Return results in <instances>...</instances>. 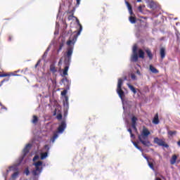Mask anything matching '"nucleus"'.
<instances>
[{"label": "nucleus", "mask_w": 180, "mask_h": 180, "mask_svg": "<svg viewBox=\"0 0 180 180\" xmlns=\"http://www.w3.org/2000/svg\"><path fill=\"white\" fill-rule=\"evenodd\" d=\"M73 53L74 46H68L66 52L64 54V64L65 66L63 72V76L68 75V70L70 69Z\"/></svg>", "instance_id": "obj_1"}, {"label": "nucleus", "mask_w": 180, "mask_h": 180, "mask_svg": "<svg viewBox=\"0 0 180 180\" xmlns=\"http://www.w3.org/2000/svg\"><path fill=\"white\" fill-rule=\"evenodd\" d=\"M148 136H150V131L148 129L144 128L142 131L141 135H139L138 139L141 143L146 147H151L153 144L148 140Z\"/></svg>", "instance_id": "obj_2"}, {"label": "nucleus", "mask_w": 180, "mask_h": 180, "mask_svg": "<svg viewBox=\"0 0 180 180\" xmlns=\"http://www.w3.org/2000/svg\"><path fill=\"white\" fill-rule=\"evenodd\" d=\"M33 165L35 166V168L32 171L31 174H32L33 179L37 180L39 179L41 172H43V162L38 161L33 163Z\"/></svg>", "instance_id": "obj_3"}, {"label": "nucleus", "mask_w": 180, "mask_h": 180, "mask_svg": "<svg viewBox=\"0 0 180 180\" xmlns=\"http://www.w3.org/2000/svg\"><path fill=\"white\" fill-rule=\"evenodd\" d=\"M75 19L78 26L79 27V30L77 32V34L70 36V39L67 41L68 46H73L74 47V45L75 44V43H77L78 36H79V34H81V32H82V25H81V23H79V20H78L77 17L75 18Z\"/></svg>", "instance_id": "obj_4"}, {"label": "nucleus", "mask_w": 180, "mask_h": 180, "mask_svg": "<svg viewBox=\"0 0 180 180\" xmlns=\"http://www.w3.org/2000/svg\"><path fill=\"white\" fill-rule=\"evenodd\" d=\"M67 129V122L65 120H63L59 123V126L58 127V131L54 132L53 137L51 139L52 143H54L57 139H58V134H63L64 131Z\"/></svg>", "instance_id": "obj_5"}, {"label": "nucleus", "mask_w": 180, "mask_h": 180, "mask_svg": "<svg viewBox=\"0 0 180 180\" xmlns=\"http://www.w3.org/2000/svg\"><path fill=\"white\" fill-rule=\"evenodd\" d=\"M123 85V79L120 78L118 79V83L117 86V94H118L119 97L120 98L122 104L124 103V98H126V94L124 91L122 89V86Z\"/></svg>", "instance_id": "obj_6"}, {"label": "nucleus", "mask_w": 180, "mask_h": 180, "mask_svg": "<svg viewBox=\"0 0 180 180\" xmlns=\"http://www.w3.org/2000/svg\"><path fill=\"white\" fill-rule=\"evenodd\" d=\"M30 148H32V143H28L25 146V147L22 150V156L20 158L18 165H20V164H22V161H23V158H25V157H26V155L29 153V150H30Z\"/></svg>", "instance_id": "obj_7"}, {"label": "nucleus", "mask_w": 180, "mask_h": 180, "mask_svg": "<svg viewBox=\"0 0 180 180\" xmlns=\"http://www.w3.org/2000/svg\"><path fill=\"white\" fill-rule=\"evenodd\" d=\"M131 61L132 63H137L139 61V55L137 54V45L134 44L132 49V55L131 56Z\"/></svg>", "instance_id": "obj_8"}, {"label": "nucleus", "mask_w": 180, "mask_h": 180, "mask_svg": "<svg viewBox=\"0 0 180 180\" xmlns=\"http://www.w3.org/2000/svg\"><path fill=\"white\" fill-rule=\"evenodd\" d=\"M62 96H65V101H63V106L66 110L70 109V104L68 103V96L67 95V90H64L61 92Z\"/></svg>", "instance_id": "obj_9"}, {"label": "nucleus", "mask_w": 180, "mask_h": 180, "mask_svg": "<svg viewBox=\"0 0 180 180\" xmlns=\"http://www.w3.org/2000/svg\"><path fill=\"white\" fill-rule=\"evenodd\" d=\"M154 143L155 144H158V146H160V147H165V148H168V147H169L167 143H165L162 139H160L158 137L154 139Z\"/></svg>", "instance_id": "obj_10"}, {"label": "nucleus", "mask_w": 180, "mask_h": 180, "mask_svg": "<svg viewBox=\"0 0 180 180\" xmlns=\"http://www.w3.org/2000/svg\"><path fill=\"white\" fill-rule=\"evenodd\" d=\"M44 150L46 151L41 154V160H46L49 155V151L50 150V146L49 145L44 146Z\"/></svg>", "instance_id": "obj_11"}, {"label": "nucleus", "mask_w": 180, "mask_h": 180, "mask_svg": "<svg viewBox=\"0 0 180 180\" xmlns=\"http://www.w3.org/2000/svg\"><path fill=\"white\" fill-rule=\"evenodd\" d=\"M49 70H50L51 72H52V74H56V72H58V70L56 67V62H53V63H51L50 65Z\"/></svg>", "instance_id": "obj_12"}, {"label": "nucleus", "mask_w": 180, "mask_h": 180, "mask_svg": "<svg viewBox=\"0 0 180 180\" xmlns=\"http://www.w3.org/2000/svg\"><path fill=\"white\" fill-rule=\"evenodd\" d=\"M128 88H129L130 91L133 92L134 95L137 94L138 96H140V93H137V89L133 86V85L130 84L129 83L127 84Z\"/></svg>", "instance_id": "obj_13"}, {"label": "nucleus", "mask_w": 180, "mask_h": 180, "mask_svg": "<svg viewBox=\"0 0 180 180\" xmlns=\"http://www.w3.org/2000/svg\"><path fill=\"white\" fill-rule=\"evenodd\" d=\"M125 5L127 6V7L129 10V14L133 15V10L131 8V5H130V3H129V1H127V0H125Z\"/></svg>", "instance_id": "obj_14"}, {"label": "nucleus", "mask_w": 180, "mask_h": 180, "mask_svg": "<svg viewBox=\"0 0 180 180\" xmlns=\"http://www.w3.org/2000/svg\"><path fill=\"white\" fill-rule=\"evenodd\" d=\"M160 55L161 60H163L165 58V48H160Z\"/></svg>", "instance_id": "obj_15"}, {"label": "nucleus", "mask_w": 180, "mask_h": 180, "mask_svg": "<svg viewBox=\"0 0 180 180\" xmlns=\"http://www.w3.org/2000/svg\"><path fill=\"white\" fill-rule=\"evenodd\" d=\"M148 8H150V9H155L157 4L153 1H148Z\"/></svg>", "instance_id": "obj_16"}, {"label": "nucleus", "mask_w": 180, "mask_h": 180, "mask_svg": "<svg viewBox=\"0 0 180 180\" xmlns=\"http://www.w3.org/2000/svg\"><path fill=\"white\" fill-rule=\"evenodd\" d=\"M158 123H160V120L158 119V114H155V115L153 120V124H158Z\"/></svg>", "instance_id": "obj_17"}, {"label": "nucleus", "mask_w": 180, "mask_h": 180, "mask_svg": "<svg viewBox=\"0 0 180 180\" xmlns=\"http://www.w3.org/2000/svg\"><path fill=\"white\" fill-rule=\"evenodd\" d=\"M146 53L149 60H153V53H151V51L150 49H146Z\"/></svg>", "instance_id": "obj_18"}, {"label": "nucleus", "mask_w": 180, "mask_h": 180, "mask_svg": "<svg viewBox=\"0 0 180 180\" xmlns=\"http://www.w3.org/2000/svg\"><path fill=\"white\" fill-rule=\"evenodd\" d=\"M176 155H174L172 157V158L170 159V164H172V165H174V164L176 162Z\"/></svg>", "instance_id": "obj_19"}, {"label": "nucleus", "mask_w": 180, "mask_h": 180, "mask_svg": "<svg viewBox=\"0 0 180 180\" xmlns=\"http://www.w3.org/2000/svg\"><path fill=\"white\" fill-rule=\"evenodd\" d=\"M50 48L51 46H49L44 52V55L42 56V60H46V57H47V54H49V51H50Z\"/></svg>", "instance_id": "obj_20"}, {"label": "nucleus", "mask_w": 180, "mask_h": 180, "mask_svg": "<svg viewBox=\"0 0 180 180\" xmlns=\"http://www.w3.org/2000/svg\"><path fill=\"white\" fill-rule=\"evenodd\" d=\"M132 144L134 146V147H136V148H137V150H139V151H141V153H143V148H141V147L139 146V145L137 144V143H136L135 141H131Z\"/></svg>", "instance_id": "obj_21"}, {"label": "nucleus", "mask_w": 180, "mask_h": 180, "mask_svg": "<svg viewBox=\"0 0 180 180\" xmlns=\"http://www.w3.org/2000/svg\"><path fill=\"white\" fill-rule=\"evenodd\" d=\"M150 70L153 74H158V70L153 65H150Z\"/></svg>", "instance_id": "obj_22"}, {"label": "nucleus", "mask_w": 180, "mask_h": 180, "mask_svg": "<svg viewBox=\"0 0 180 180\" xmlns=\"http://www.w3.org/2000/svg\"><path fill=\"white\" fill-rule=\"evenodd\" d=\"M139 58H144V51H143V49L139 50Z\"/></svg>", "instance_id": "obj_23"}, {"label": "nucleus", "mask_w": 180, "mask_h": 180, "mask_svg": "<svg viewBox=\"0 0 180 180\" xmlns=\"http://www.w3.org/2000/svg\"><path fill=\"white\" fill-rule=\"evenodd\" d=\"M19 176V172H14L12 175H11V178L12 179H16V178H18Z\"/></svg>", "instance_id": "obj_24"}, {"label": "nucleus", "mask_w": 180, "mask_h": 180, "mask_svg": "<svg viewBox=\"0 0 180 180\" xmlns=\"http://www.w3.org/2000/svg\"><path fill=\"white\" fill-rule=\"evenodd\" d=\"M63 47H64V43H60L57 50V54H58L61 51V50H63Z\"/></svg>", "instance_id": "obj_25"}, {"label": "nucleus", "mask_w": 180, "mask_h": 180, "mask_svg": "<svg viewBox=\"0 0 180 180\" xmlns=\"http://www.w3.org/2000/svg\"><path fill=\"white\" fill-rule=\"evenodd\" d=\"M37 122H39V118H37V116L34 115V116H33V120H32V122L34 124H36V123H37Z\"/></svg>", "instance_id": "obj_26"}, {"label": "nucleus", "mask_w": 180, "mask_h": 180, "mask_svg": "<svg viewBox=\"0 0 180 180\" xmlns=\"http://www.w3.org/2000/svg\"><path fill=\"white\" fill-rule=\"evenodd\" d=\"M167 134L172 137V136H175V134H176V131H168Z\"/></svg>", "instance_id": "obj_27"}, {"label": "nucleus", "mask_w": 180, "mask_h": 180, "mask_svg": "<svg viewBox=\"0 0 180 180\" xmlns=\"http://www.w3.org/2000/svg\"><path fill=\"white\" fill-rule=\"evenodd\" d=\"M137 117H136L135 116H133L131 117V122H132V124H137Z\"/></svg>", "instance_id": "obj_28"}, {"label": "nucleus", "mask_w": 180, "mask_h": 180, "mask_svg": "<svg viewBox=\"0 0 180 180\" xmlns=\"http://www.w3.org/2000/svg\"><path fill=\"white\" fill-rule=\"evenodd\" d=\"M12 169H15V167L13 166H11L9 167V169H7L6 170V175H8V173L9 172V171H12ZM6 175H4V178H5V180H6Z\"/></svg>", "instance_id": "obj_29"}, {"label": "nucleus", "mask_w": 180, "mask_h": 180, "mask_svg": "<svg viewBox=\"0 0 180 180\" xmlns=\"http://www.w3.org/2000/svg\"><path fill=\"white\" fill-rule=\"evenodd\" d=\"M129 22L132 24L136 23V18L133 16L129 17Z\"/></svg>", "instance_id": "obj_30"}, {"label": "nucleus", "mask_w": 180, "mask_h": 180, "mask_svg": "<svg viewBox=\"0 0 180 180\" xmlns=\"http://www.w3.org/2000/svg\"><path fill=\"white\" fill-rule=\"evenodd\" d=\"M148 165L150 167V169H153V171L155 170L154 169V165L152 162H150V161H148Z\"/></svg>", "instance_id": "obj_31"}, {"label": "nucleus", "mask_w": 180, "mask_h": 180, "mask_svg": "<svg viewBox=\"0 0 180 180\" xmlns=\"http://www.w3.org/2000/svg\"><path fill=\"white\" fill-rule=\"evenodd\" d=\"M24 173L25 174V175H27V176H28V175H30V171L29 170V168H26Z\"/></svg>", "instance_id": "obj_32"}, {"label": "nucleus", "mask_w": 180, "mask_h": 180, "mask_svg": "<svg viewBox=\"0 0 180 180\" xmlns=\"http://www.w3.org/2000/svg\"><path fill=\"white\" fill-rule=\"evenodd\" d=\"M131 78L132 81H136L137 79V77H136V75H134V74L131 75Z\"/></svg>", "instance_id": "obj_33"}, {"label": "nucleus", "mask_w": 180, "mask_h": 180, "mask_svg": "<svg viewBox=\"0 0 180 180\" xmlns=\"http://www.w3.org/2000/svg\"><path fill=\"white\" fill-rule=\"evenodd\" d=\"M75 18V16H74V14H72V15H69L68 17V20H72V18Z\"/></svg>", "instance_id": "obj_34"}, {"label": "nucleus", "mask_w": 180, "mask_h": 180, "mask_svg": "<svg viewBox=\"0 0 180 180\" xmlns=\"http://www.w3.org/2000/svg\"><path fill=\"white\" fill-rule=\"evenodd\" d=\"M39 158H40V157L39 155H35L32 161H37V160H39Z\"/></svg>", "instance_id": "obj_35"}, {"label": "nucleus", "mask_w": 180, "mask_h": 180, "mask_svg": "<svg viewBox=\"0 0 180 180\" xmlns=\"http://www.w3.org/2000/svg\"><path fill=\"white\" fill-rule=\"evenodd\" d=\"M63 119V115L61 114H59L57 115V120H61Z\"/></svg>", "instance_id": "obj_36"}, {"label": "nucleus", "mask_w": 180, "mask_h": 180, "mask_svg": "<svg viewBox=\"0 0 180 180\" xmlns=\"http://www.w3.org/2000/svg\"><path fill=\"white\" fill-rule=\"evenodd\" d=\"M136 124H131V127L134 129V130H135V131H137V128L136 127Z\"/></svg>", "instance_id": "obj_37"}, {"label": "nucleus", "mask_w": 180, "mask_h": 180, "mask_svg": "<svg viewBox=\"0 0 180 180\" xmlns=\"http://www.w3.org/2000/svg\"><path fill=\"white\" fill-rule=\"evenodd\" d=\"M61 64H63V59L59 60V62L58 63V67H60V65H61Z\"/></svg>", "instance_id": "obj_38"}, {"label": "nucleus", "mask_w": 180, "mask_h": 180, "mask_svg": "<svg viewBox=\"0 0 180 180\" xmlns=\"http://www.w3.org/2000/svg\"><path fill=\"white\" fill-rule=\"evenodd\" d=\"M64 110H65L64 115H65V116H67L68 110L65 109V108L64 107Z\"/></svg>", "instance_id": "obj_39"}, {"label": "nucleus", "mask_w": 180, "mask_h": 180, "mask_svg": "<svg viewBox=\"0 0 180 180\" xmlns=\"http://www.w3.org/2000/svg\"><path fill=\"white\" fill-rule=\"evenodd\" d=\"M4 77H8V75H6V74L0 75L1 78Z\"/></svg>", "instance_id": "obj_40"}, {"label": "nucleus", "mask_w": 180, "mask_h": 180, "mask_svg": "<svg viewBox=\"0 0 180 180\" xmlns=\"http://www.w3.org/2000/svg\"><path fill=\"white\" fill-rule=\"evenodd\" d=\"M142 8H143V7H142L141 6H139L138 9H139V12H142V10H141Z\"/></svg>", "instance_id": "obj_41"}, {"label": "nucleus", "mask_w": 180, "mask_h": 180, "mask_svg": "<svg viewBox=\"0 0 180 180\" xmlns=\"http://www.w3.org/2000/svg\"><path fill=\"white\" fill-rule=\"evenodd\" d=\"M127 131H129V133L130 134H131V133H133L132 131H131V129H130V128H129V129H127Z\"/></svg>", "instance_id": "obj_42"}, {"label": "nucleus", "mask_w": 180, "mask_h": 180, "mask_svg": "<svg viewBox=\"0 0 180 180\" xmlns=\"http://www.w3.org/2000/svg\"><path fill=\"white\" fill-rule=\"evenodd\" d=\"M136 74L138 75H141V72H140V70H136Z\"/></svg>", "instance_id": "obj_43"}, {"label": "nucleus", "mask_w": 180, "mask_h": 180, "mask_svg": "<svg viewBox=\"0 0 180 180\" xmlns=\"http://www.w3.org/2000/svg\"><path fill=\"white\" fill-rule=\"evenodd\" d=\"M143 158H145V160H146L148 161H148H149L148 160V157H147V156L143 155Z\"/></svg>", "instance_id": "obj_44"}, {"label": "nucleus", "mask_w": 180, "mask_h": 180, "mask_svg": "<svg viewBox=\"0 0 180 180\" xmlns=\"http://www.w3.org/2000/svg\"><path fill=\"white\" fill-rule=\"evenodd\" d=\"M130 136H131V139H134L135 138L134 134H133V133L130 134Z\"/></svg>", "instance_id": "obj_45"}, {"label": "nucleus", "mask_w": 180, "mask_h": 180, "mask_svg": "<svg viewBox=\"0 0 180 180\" xmlns=\"http://www.w3.org/2000/svg\"><path fill=\"white\" fill-rule=\"evenodd\" d=\"M0 105H1V109H6V107H4V105H2V104L0 103Z\"/></svg>", "instance_id": "obj_46"}, {"label": "nucleus", "mask_w": 180, "mask_h": 180, "mask_svg": "<svg viewBox=\"0 0 180 180\" xmlns=\"http://www.w3.org/2000/svg\"><path fill=\"white\" fill-rule=\"evenodd\" d=\"M4 82H5V79H4V80H2V81L1 82L0 86H2V84H4Z\"/></svg>", "instance_id": "obj_47"}, {"label": "nucleus", "mask_w": 180, "mask_h": 180, "mask_svg": "<svg viewBox=\"0 0 180 180\" xmlns=\"http://www.w3.org/2000/svg\"><path fill=\"white\" fill-rule=\"evenodd\" d=\"M40 63H41V60L39 59V60L37 61V64H40Z\"/></svg>", "instance_id": "obj_48"}, {"label": "nucleus", "mask_w": 180, "mask_h": 180, "mask_svg": "<svg viewBox=\"0 0 180 180\" xmlns=\"http://www.w3.org/2000/svg\"><path fill=\"white\" fill-rule=\"evenodd\" d=\"M80 2H81V1H77V4L79 5Z\"/></svg>", "instance_id": "obj_49"}, {"label": "nucleus", "mask_w": 180, "mask_h": 180, "mask_svg": "<svg viewBox=\"0 0 180 180\" xmlns=\"http://www.w3.org/2000/svg\"><path fill=\"white\" fill-rule=\"evenodd\" d=\"M54 34H58V31H55Z\"/></svg>", "instance_id": "obj_50"}, {"label": "nucleus", "mask_w": 180, "mask_h": 180, "mask_svg": "<svg viewBox=\"0 0 180 180\" xmlns=\"http://www.w3.org/2000/svg\"><path fill=\"white\" fill-rule=\"evenodd\" d=\"M125 123H127V124H129V121L127 120H125Z\"/></svg>", "instance_id": "obj_51"}, {"label": "nucleus", "mask_w": 180, "mask_h": 180, "mask_svg": "<svg viewBox=\"0 0 180 180\" xmlns=\"http://www.w3.org/2000/svg\"><path fill=\"white\" fill-rule=\"evenodd\" d=\"M11 39H12V38L11 37H9L8 40L11 41Z\"/></svg>", "instance_id": "obj_52"}, {"label": "nucleus", "mask_w": 180, "mask_h": 180, "mask_svg": "<svg viewBox=\"0 0 180 180\" xmlns=\"http://www.w3.org/2000/svg\"><path fill=\"white\" fill-rule=\"evenodd\" d=\"M37 65H39V63H37V64L35 65V68H37Z\"/></svg>", "instance_id": "obj_53"}, {"label": "nucleus", "mask_w": 180, "mask_h": 180, "mask_svg": "<svg viewBox=\"0 0 180 180\" xmlns=\"http://www.w3.org/2000/svg\"><path fill=\"white\" fill-rule=\"evenodd\" d=\"M15 75L16 77H20V75Z\"/></svg>", "instance_id": "obj_54"}, {"label": "nucleus", "mask_w": 180, "mask_h": 180, "mask_svg": "<svg viewBox=\"0 0 180 180\" xmlns=\"http://www.w3.org/2000/svg\"><path fill=\"white\" fill-rule=\"evenodd\" d=\"M155 180H161V179L157 177Z\"/></svg>", "instance_id": "obj_55"}, {"label": "nucleus", "mask_w": 180, "mask_h": 180, "mask_svg": "<svg viewBox=\"0 0 180 180\" xmlns=\"http://www.w3.org/2000/svg\"><path fill=\"white\" fill-rule=\"evenodd\" d=\"M137 2H141V0H136Z\"/></svg>", "instance_id": "obj_56"}, {"label": "nucleus", "mask_w": 180, "mask_h": 180, "mask_svg": "<svg viewBox=\"0 0 180 180\" xmlns=\"http://www.w3.org/2000/svg\"><path fill=\"white\" fill-rule=\"evenodd\" d=\"M72 12H75V8H74V9L72 10Z\"/></svg>", "instance_id": "obj_57"}, {"label": "nucleus", "mask_w": 180, "mask_h": 180, "mask_svg": "<svg viewBox=\"0 0 180 180\" xmlns=\"http://www.w3.org/2000/svg\"><path fill=\"white\" fill-rule=\"evenodd\" d=\"M124 79H127V77H124Z\"/></svg>", "instance_id": "obj_58"}, {"label": "nucleus", "mask_w": 180, "mask_h": 180, "mask_svg": "<svg viewBox=\"0 0 180 180\" xmlns=\"http://www.w3.org/2000/svg\"><path fill=\"white\" fill-rule=\"evenodd\" d=\"M146 2H148V0H146Z\"/></svg>", "instance_id": "obj_59"}, {"label": "nucleus", "mask_w": 180, "mask_h": 180, "mask_svg": "<svg viewBox=\"0 0 180 180\" xmlns=\"http://www.w3.org/2000/svg\"><path fill=\"white\" fill-rule=\"evenodd\" d=\"M57 26H58V24H56V27H57Z\"/></svg>", "instance_id": "obj_60"}, {"label": "nucleus", "mask_w": 180, "mask_h": 180, "mask_svg": "<svg viewBox=\"0 0 180 180\" xmlns=\"http://www.w3.org/2000/svg\"><path fill=\"white\" fill-rule=\"evenodd\" d=\"M66 81H68L67 79H65Z\"/></svg>", "instance_id": "obj_61"}, {"label": "nucleus", "mask_w": 180, "mask_h": 180, "mask_svg": "<svg viewBox=\"0 0 180 180\" xmlns=\"http://www.w3.org/2000/svg\"><path fill=\"white\" fill-rule=\"evenodd\" d=\"M123 109L124 110V106L123 107Z\"/></svg>", "instance_id": "obj_62"}, {"label": "nucleus", "mask_w": 180, "mask_h": 180, "mask_svg": "<svg viewBox=\"0 0 180 180\" xmlns=\"http://www.w3.org/2000/svg\"><path fill=\"white\" fill-rule=\"evenodd\" d=\"M77 1H81V0H77Z\"/></svg>", "instance_id": "obj_63"}, {"label": "nucleus", "mask_w": 180, "mask_h": 180, "mask_svg": "<svg viewBox=\"0 0 180 180\" xmlns=\"http://www.w3.org/2000/svg\"><path fill=\"white\" fill-rule=\"evenodd\" d=\"M77 1H81V0H77Z\"/></svg>", "instance_id": "obj_64"}]
</instances>
